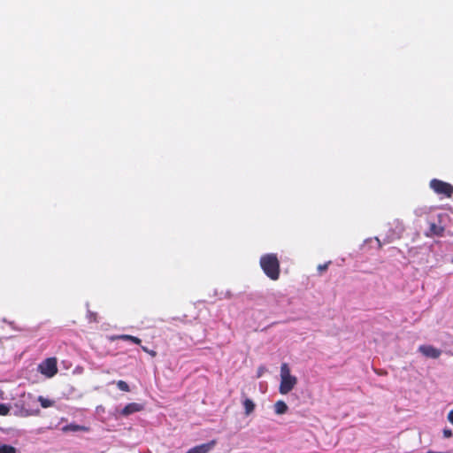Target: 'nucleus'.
<instances>
[{"mask_svg": "<svg viewBox=\"0 0 453 453\" xmlns=\"http://www.w3.org/2000/svg\"><path fill=\"white\" fill-rule=\"evenodd\" d=\"M216 445V441L212 440L207 443H203L198 446H196L190 449H188L186 453H208L210 450L213 449Z\"/></svg>", "mask_w": 453, "mask_h": 453, "instance_id": "obj_7", "label": "nucleus"}, {"mask_svg": "<svg viewBox=\"0 0 453 453\" xmlns=\"http://www.w3.org/2000/svg\"><path fill=\"white\" fill-rule=\"evenodd\" d=\"M330 262L325 263L323 265H319L317 267L318 272L322 274L328 267Z\"/></svg>", "mask_w": 453, "mask_h": 453, "instance_id": "obj_17", "label": "nucleus"}, {"mask_svg": "<svg viewBox=\"0 0 453 453\" xmlns=\"http://www.w3.org/2000/svg\"><path fill=\"white\" fill-rule=\"evenodd\" d=\"M243 407H244V412L246 416L250 415L254 410H255V403L251 399L246 398L242 402Z\"/></svg>", "mask_w": 453, "mask_h": 453, "instance_id": "obj_8", "label": "nucleus"}, {"mask_svg": "<svg viewBox=\"0 0 453 453\" xmlns=\"http://www.w3.org/2000/svg\"><path fill=\"white\" fill-rule=\"evenodd\" d=\"M142 349L144 352H146V353H148L149 355H150L151 357H153L157 356V352H156L155 350H153V349H148L147 347H145V346H142Z\"/></svg>", "mask_w": 453, "mask_h": 453, "instance_id": "obj_18", "label": "nucleus"}, {"mask_svg": "<svg viewBox=\"0 0 453 453\" xmlns=\"http://www.w3.org/2000/svg\"><path fill=\"white\" fill-rule=\"evenodd\" d=\"M10 413V407L4 403H0V416H7Z\"/></svg>", "mask_w": 453, "mask_h": 453, "instance_id": "obj_16", "label": "nucleus"}, {"mask_svg": "<svg viewBox=\"0 0 453 453\" xmlns=\"http://www.w3.org/2000/svg\"><path fill=\"white\" fill-rule=\"evenodd\" d=\"M297 379L291 375L289 366L287 363H283L280 366V384L279 391L281 395H287L296 385Z\"/></svg>", "mask_w": 453, "mask_h": 453, "instance_id": "obj_2", "label": "nucleus"}, {"mask_svg": "<svg viewBox=\"0 0 453 453\" xmlns=\"http://www.w3.org/2000/svg\"><path fill=\"white\" fill-rule=\"evenodd\" d=\"M274 411L276 414H284L288 411V405L286 404L285 402L279 400L274 404Z\"/></svg>", "mask_w": 453, "mask_h": 453, "instance_id": "obj_9", "label": "nucleus"}, {"mask_svg": "<svg viewBox=\"0 0 453 453\" xmlns=\"http://www.w3.org/2000/svg\"><path fill=\"white\" fill-rule=\"evenodd\" d=\"M260 266L265 274L272 280H277L280 277V261L274 253H269L260 257Z\"/></svg>", "mask_w": 453, "mask_h": 453, "instance_id": "obj_1", "label": "nucleus"}, {"mask_svg": "<svg viewBox=\"0 0 453 453\" xmlns=\"http://www.w3.org/2000/svg\"><path fill=\"white\" fill-rule=\"evenodd\" d=\"M90 320H94L96 321V315L95 313H90Z\"/></svg>", "mask_w": 453, "mask_h": 453, "instance_id": "obj_22", "label": "nucleus"}, {"mask_svg": "<svg viewBox=\"0 0 453 453\" xmlns=\"http://www.w3.org/2000/svg\"><path fill=\"white\" fill-rule=\"evenodd\" d=\"M38 400L41 403L42 408H49L53 405V401L43 398L42 396H39Z\"/></svg>", "mask_w": 453, "mask_h": 453, "instance_id": "obj_14", "label": "nucleus"}, {"mask_svg": "<svg viewBox=\"0 0 453 453\" xmlns=\"http://www.w3.org/2000/svg\"><path fill=\"white\" fill-rule=\"evenodd\" d=\"M418 350L424 357H428V358H433V359L439 358L441 355V350L440 349L435 348L429 344L420 345L418 347Z\"/></svg>", "mask_w": 453, "mask_h": 453, "instance_id": "obj_5", "label": "nucleus"}, {"mask_svg": "<svg viewBox=\"0 0 453 453\" xmlns=\"http://www.w3.org/2000/svg\"><path fill=\"white\" fill-rule=\"evenodd\" d=\"M430 231L433 234L440 235L443 232V228L433 223L430 226Z\"/></svg>", "mask_w": 453, "mask_h": 453, "instance_id": "obj_15", "label": "nucleus"}, {"mask_svg": "<svg viewBox=\"0 0 453 453\" xmlns=\"http://www.w3.org/2000/svg\"><path fill=\"white\" fill-rule=\"evenodd\" d=\"M0 453H16V449L11 445L4 444L0 446Z\"/></svg>", "mask_w": 453, "mask_h": 453, "instance_id": "obj_13", "label": "nucleus"}, {"mask_svg": "<svg viewBox=\"0 0 453 453\" xmlns=\"http://www.w3.org/2000/svg\"><path fill=\"white\" fill-rule=\"evenodd\" d=\"M443 436L445 438H449L452 436V431L450 429L445 428L443 429Z\"/></svg>", "mask_w": 453, "mask_h": 453, "instance_id": "obj_19", "label": "nucleus"}, {"mask_svg": "<svg viewBox=\"0 0 453 453\" xmlns=\"http://www.w3.org/2000/svg\"><path fill=\"white\" fill-rule=\"evenodd\" d=\"M116 338L125 340V341H130L134 344H140L142 342L140 338H138L136 336L129 335V334H121V335L117 336Z\"/></svg>", "mask_w": 453, "mask_h": 453, "instance_id": "obj_11", "label": "nucleus"}, {"mask_svg": "<svg viewBox=\"0 0 453 453\" xmlns=\"http://www.w3.org/2000/svg\"><path fill=\"white\" fill-rule=\"evenodd\" d=\"M40 372L48 378L53 377L58 372V361L56 357H49L42 361L38 367Z\"/></svg>", "mask_w": 453, "mask_h": 453, "instance_id": "obj_3", "label": "nucleus"}, {"mask_svg": "<svg viewBox=\"0 0 453 453\" xmlns=\"http://www.w3.org/2000/svg\"><path fill=\"white\" fill-rule=\"evenodd\" d=\"M448 419H449V421L450 423H452V424H453V410H452V411H450L449 412V414H448Z\"/></svg>", "mask_w": 453, "mask_h": 453, "instance_id": "obj_20", "label": "nucleus"}, {"mask_svg": "<svg viewBox=\"0 0 453 453\" xmlns=\"http://www.w3.org/2000/svg\"><path fill=\"white\" fill-rule=\"evenodd\" d=\"M426 453H450L449 451H434V450H428Z\"/></svg>", "mask_w": 453, "mask_h": 453, "instance_id": "obj_21", "label": "nucleus"}, {"mask_svg": "<svg viewBox=\"0 0 453 453\" xmlns=\"http://www.w3.org/2000/svg\"><path fill=\"white\" fill-rule=\"evenodd\" d=\"M371 241H372V239H366V240L365 241V242H371Z\"/></svg>", "mask_w": 453, "mask_h": 453, "instance_id": "obj_24", "label": "nucleus"}, {"mask_svg": "<svg viewBox=\"0 0 453 453\" xmlns=\"http://www.w3.org/2000/svg\"><path fill=\"white\" fill-rule=\"evenodd\" d=\"M374 240L378 243V247L380 249L381 248V242H380V239L376 237Z\"/></svg>", "mask_w": 453, "mask_h": 453, "instance_id": "obj_23", "label": "nucleus"}, {"mask_svg": "<svg viewBox=\"0 0 453 453\" xmlns=\"http://www.w3.org/2000/svg\"><path fill=\"white\" fill-rule=\"evenodd\" d=\"M116 385L118 387V388L121 391H124V392H129L130 391V388H129V385L124 381V380H118L116 382Z\"/></svg>", "mask_w": 453, "mask_h": 453, "instance_id": "obj_12", "label": "nucleus"}, {"mask_svg": "<svg viewBox=\"0 0 453 453\" xmlns=\"http://www.w3.org/2000/svg\"><path fill=\"white\" fill-rule=\"evenodd\" d=\"M430 187L437 194H442L448 197H450L453 194V187L449 183L436 179L431 180Z\"/></svg>", "mask_w": 453, "mask_h": 453, "instance_id": "obj_4", "label": "nucleus"}, {"mask_svg": "<svg viewBox=\"0 0 453 453\" xmlns=\"http://www.w3.org/2000/svg\"><path fill=\"white\" fill-rule=\"evenodd\" d=\"M64 430H65V431H73V432H78V431L88 432L89 430V428L85 426H80V425H75V424H69V425L65 426Z\"/></svg>", "mask_w": 453, "mask_h": 453, "instance_id": "obj_10", "label": "nucleus"}, {"mask_svg": "<svg viewBox=\"0 0 453 453\" xmlns=\"http://www.w3.org/2000/svg\"><path fill=\"white\" fill-rule=\"evenodd\" d=\"M144 410V405L138 403H130L127 404L121 411V415L127 417L133 413L139 412Z\"/></svg>", "mask_w": 453, "mask_h": 453, "instance_id": "obj_6", "label": "nucleus"}]
</instances>
